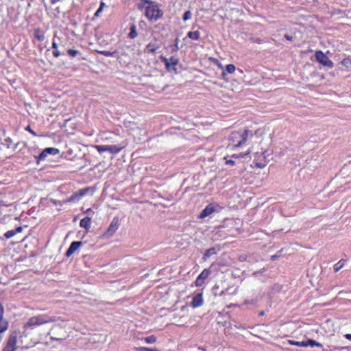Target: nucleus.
Listing matches in <instances>:
<instances>
[{
	"mask_svg": "<svg viewBox=\"0 0 351 351\" xmlns=\"http://www.w3.org/2000/svg\"><path fill=\"white\" fill-rule=\"evenodd\" d=\"M59 320L63 321L60 317L50 316L48 314H40L30 317L25 324V327L35 328L43 324L55 322Z\"/></svg>",
	"mask_w": 351,
	"mask_h": 351,
	"instance_id": "1",
	"label": "nucleus"
},
{
	"mask_svg": "<svg viewBox=\"0 0 351 351\" xmlns=\"http://www.w3.org/2000/svg\"><path fill=\"white\" fill-rule=\"evenodd\" d=\"M252 135V132L247 130L234 131L230 136V145L234 147H241L247 141L249 134Z\"/></svg>",
	"mask_w": 351,
	"mask_h": 351,
	"instance_id": "2",
	"label": "nucleus"
},
{
	"mask_svg": "<svg viewBox=\"0 0 351 351\" xmlns=\"http://www.w3.org/2000/svg\"><path fill=\"white\" fill-rule=\"evenodd\" d=\"M149 5L145 8V14L146 17L152 21H156L162 16V11L159 9L158 5L153 3L149 1H146Z\"/></svg>",
	"mask_w": 351,
	"mask_h": 351,
	"instance_id": "3",
	"label": "nucleus"
},
{
	"mask_svg": "<svg viewBox=\"0 0 351 351\" xmlns=\"http://www.w3.org/2000/svg\"><path fill=\"white\" fill-rule=\"evenodd\" d=\"M223 207L217 203L208 204L199 215V219H204L213 213H218L221 211Z\"/></svg>",
	"mask_w": 351,
	"mask_h": 351,
	"instance_id": "4",
	"label": "nucleus"
},
{
	"mask_svg": "<svg viewBox=\"0 0 351 351\" xmlns=\"http://www.w3.org/2000/svg\"><path fill=\"white\" fill-rule=\"evenodd\" d=\"M17 337L18 334L16 331L12 332L10 334L2 351H16L17 349Z\"/></svg>",
	"mask_w": 351,
	"mask_h": 351,
	"instance_id": "5",
	"label": "nucleus"
},
{
	"mask_svg": "<svg viewBox=\"0 0 351 351\" xmlns=\"http://www.w3.org/2000/svg\"><path fill=\"white\" fill-rule=\"evenodd\" d=\"M315 57L316 60L321 64L324 66H326L328 68H332L334 66V64L332 60L329 59V58L322 51H317L315 52Z\"/></svg>",
	"mask_w": 351,
	"mask_h": 351,
	"instance_id": "6",
	"label": "nucleus"
},
{
	"mask_svg": "<svg viewBox=\"0 0 351 351\" xmlns=\"http://www.w3.org/2000/svg\"><path fill=\"white\" fill-rule=\"evenodd\" d=\"M161 60L165 65V68L168 71H176V66L179 63L178 58L176 56H171L169 58L166 57H161Z\"/></svg>",
	"mask_w": 351,
	"mask_h": 351,
	"instance_id": "7",
	"label": "nucleus"
},
{
	"mask_svg": "<svg viewBox=\"0 0 351 351\" xmlns=\"http://www.w3.org/2000/svg\"><path fill=\"white\" fill-rule=\"evenodd\" d=\"M59 152V149L55 147L45 148L38 156L35 157L36 162L38 164L40 161L45 160L48 155L55 156L58 154Z\"/></svg>",
	"mask_w": 351,
	"mask_h": 351,
	"instance_id": "8",
	"label": "nucleus"
},
{
	"mask_svg": "<svg viewBox=\"0 0 351 351\" xmlns=\"http://www.w3.org/2000/svg\"><path fill=\"white\" fill-rule=\"evenodd\" d=\"M97 150L99 153H102L104 152H109L112 154H118L121 149L122 147H119L116 145H96L95 146Z\"/></svg>",
	"mask_w": 351,
	"mask_h": 351,
	"instance_id": "9",
	"label": "nucleus"
},
{
	"mask_svg": "<svg viewBox=\"0 0 351 351\" xmlns=\"http://www.w3.org/2000/svg\"><path fill=\"white\" fill-rule=\"evenodd\" d=\"M90 190V188L87 187L76 191L73 194H72L70 197L68 199L67 202H76L79 201L82 197L86 195L87 193Z\"/></svg>",
	"mask_w": 351,
	"mask_h": 351,
	"instance_id": "10",
	"label": "nucleus"
},
{
	"mask_svg": "<svg viewBox=\"0 0 351 351\" xmlns=\"http://www.w3.org/2000/svg\"><path fill=\"white\" fill-rule=\"evenodd\" d=\"M119 226V218L117 217H115L112 219L108 230L105 232V235L106 237L112 236L115 233V232L117 230Z\"/></svg>",
	"mask_w": 351,
	"mask_h": 351,
	"instance_id": "11",
	"label": "nucleus"
},
{
	"mask_svg": "<svg viewBox=\"0 0 351 351\" xmlns=\"http://www.w3.org/2000/svg\"><path fill=\"white\" fill-rule=\"evenodd\" d=\"M210 274V270L209 269H204L196 278L195 282V285L197 287L202 286Z\"/></svg>",
	"mask_w": 351,
	"mask_h": 351,
	"instance_id": "12",
	"label": "nucleus"
},
{
	"mask_svg": "<svg viewBox=\"0 0 351 351\" xmlns=\"http://www.w3.org/2000/svg\"><path fill=\"white\" fill-rule=\"evenodd\" d=\"M3 306L0 303V334L7 330L9 325L8 321L3 319Z\"/></svg>",
	"mask_w": 351,
	"mask_h": 351,
	"instance_id": "13",
	"label": "nucleus"
},
{
	"mask_svg": "<svg viewBox=\"0 0 351 351\" xmlns=\"http://www.w3.org/2000/svg\"><path fill=\"white\" fill-rule=\"evenodd\" d=\"M82 245V241H73L71 243L69 249L66 252V256H71L80 246Z\"/></svg>",
	"mask_w": 351,
	"mask_h": 351,
	"instance_id": "14",
	"label": "nucleus"
},
{
	"mask_svg": "<svg viewBox=\"0 0 351 351\" xmlns=\"http://www.w3.org/2000/svg\"><path fill=\"white\" fill-rule=\"evenodd\" d=\"M203 304V298L202 293H197L193 298L191 302V306L193 308H197Z\"/></svg>",
	"mask_w": 351,
	"mask_h": 351,
	"instance_id": "15",
	"label": "nucleus"
},
{
	"mask_svg": "<svg viewBox=\"0 0 351 351\" xmlns=\"http://www.w3.org/2000/svg\"><path fill=\"white\" fill-rule=\"evenodd\" d=\"M160 47L159 45L155 42H150L145 48V52L147 53H154Z\"/></svg>",
	"mask_w": 351,
	"mask_h": 351,
	"instance_id": "16",
	"label": "nucleus"
},
{
	"mask_svg": "<svg viewBox=\"0 0 351 351\" xmlns=\"http://www.w3.org/2000/svg\"><path fill=\"white\" fill-rule=\"evenodd\" d=\"M80 226L88 231L91 226V218L90 217L83 218L80 221Z\"/></svg>",
	"mask_w": 351,
	"mask_h": 351,
	"instance_id": "17",
	"label": "nucleus"
},
{
	"mask_svg": "<svg viewBox=\"0 0 351 351\" xmlns=\"http://www.w3.org/2000/svg\"><path fill=\"white\" fill-rule=\"evenodd\" d=\"M236 70L234 64H230L226 66V71H222V76L225 77L226 73H233Z\"/></svg>",
	"mask_w": 351,
	"mask_h": 351,
	"instance_id": "18",
	"label": "nucleus"
},
{
	"mask_svg": "<svg viewBox=\"0 0 351 351\" xmlns=\"http://www.w3.org/2000/svg\"><path fill=\"white\" fill-rule=\"evenodd\" d=\"M217 254V251L215 250V248L214 247H211V248H209L208 249L204 254V256H203V258L206 261L207 260L210 256L214 255V254Z\"/></svg>",
	"mask_w": 351,
	"mask_h": 351,
	"instance_id": "19",
	"label": "nucleus"
},
{
	"mask_svg": "<svg viewBox=\"0 0 351 351\" xmlns=\"http://www.w3.org/2000/svg\"><path fill=\"white\" fill-rule=\"evenodd\" d=\"M34 37L40 40V41H43L45 40V34L43 32H41V30L40 29H36L34 30Z\"/></svg>",
	"mask_w": 351,
	"mask_h": 351,
	"instance_id": "20",
	"label": "nucleus"
},
{
	"mask_svg": "<svg viewBox=\"0 0 351 351\" xmlns=\"http://www.w3.org/2000/svg\"><path fill=\"white\" fill-rule=\"evenodd\" d=\"M187 36L192 40H197L200 37V32L199 31L189 32Z\"/></svg>",
	"mask_w": 351,
	"mask_h": 351,
	"instance_id": "21",
	"label": "nucleus"
},
{
	"mask_svg": "<svg viewBox=\"0 0 351 351\" xmlns=\"http://www.w3.org/2000/svg\"><path fill=\"white\" fill-rule=\"evenodd\" d=\"M130 33L128 34V36L132 38V39H134L137 36H138V33H137V31H136V27L135 25H132L131 27H130Z\"/></svg>",
	"mask_w": 351,
	"mask_h": 351,
	"instance_id": "22",
	"label": "nucleus"
},
{
	"mask_svg": "<svg viewBox=\"0 0 351 351\" xmlns=\"http://www.w3.org/2000/svg\"><path fill=\"white\" fill-rule=\"evenodd\" d=\"M306 343L307 344V346H311V347L316 346L318 348L322 347V345L320 343L317 342L316 341L313 340V339H308V340L306 341Z\"/></svg>",
	"mask_w": 351,
	"mask_h": 351,
	"instance_id": "23",
	"label": "nucleus"
},
{
	"mask_svg": "<svg viewBox=\"0 0 351 351\" xmlns=\"http://www.w3.org/2000/svg\"><path fill=\"white\" fill-rule=\"evenodd\" d=\"M344 260H340L338 263H337L334 265V271L335 272L339 271L343 266H344Z\"/></svg>",
	"mask_w": 351,
	"mask_h": 351,
	"instance_id": "24",
	"label": "nucleus"
},
{
	"mask_svg": "<svg viewBox=\"0 0 351 351\" xmlns=\"http://www.w3.org/2000/svg\"><path fill=\"white\" fill-rule=\"evenodd\" d=\"M99 53L106 57H114L117 53V51H101Z\"/></svg>",
	"mask_w": 351,
	"mask_h": 351,
	"instance_id": "25",
	"label": "nucleus"
},
{
	"mask_svg": "<svg viewBox=\"0 0 351 351\" xmlns=\"http://www.w3.org/2000/svg\"><path fill=\"white\" fill-rule=\"evenodd\" d=\"M156 339H157L156 337L154 335L146 337L143 339V340L145 341V343H149V344L154 343L156 341Z\"/></svg>",
	"mask_w": 351,
	"mask_h": 351,
	"instance_id": "26",
	"label": "nucleus"
},
{
	"mask_svg": "<svg viewBox=\"0 0 351 351\" xmlns=\"http://www.w3.org/2000/svg\"><path fill=\"white\" fill-rule=\"evenodd\" d=\"M289 343L291 345L297 346H300V347H307L306 341H289Z\"/></svg>",
	"mask_w": 351,
	"mask_h": 351,
	"instance_id": "27",
	"label": "nucleus"
},
{
	"mask_svg": "<svg viewBox=\"0 0 351 351\" xmlns=\"http://www.w3.org/2000/svg\"><path fill=\"white\" fill-rule=\"evenodd\" d=\"M258 299L254 298V299H252V300H245L244 302V304L256 305L258 304Z\"/></svg>",
	"mask_w": 351,
	"mask_h": 351,
	"instance_id": "28",
	"label": "nucleus"
},
{
	"mask_svg": "<svg viewBox=\"0 0 351 351\" xmlns=\"http://www.w3.org/2000/svg\"><path fill=\"white\" fill-rule=\"evenodd\" d=\"M341 64L346 67H351V58H347L341 61Z\"/></svg>",
	"mask_w": 351,
	"mask_h": 351,
	"instance_id": "29",
	"label": "nucleus"
},
{
	"mask_svg": "<svg viewBox=\"0 0 351 351\" xmlns=\"http://www.w3.org/2000/svg\"><path fill=\"white\" fill-rule=\"evenodd\" d=\"M15 235V232L14 231V230H8V232H6L5 234H4V237L5 239H10V238H12V237H14Z\"/></svg>",
	"mask_w": 351,
	"mask_h": 351,
	"instance_id": "30",
	"label": "nucleus"
},
{
	"mask_svg": "<svg viewBox=\"0 0 351 351\" xmlns=\"http://www.w3.org/2000/svg\"><path fill=\"white\" fill-rule=\"evenodd\" d=\"M67 53L72 56V57H75L77 55H78L80 53L79 51L77 50H75V49H69L68 51H67Z\"/></svg>",
	"mask_w": 351,
	"mask_h": 351,
	"instance_id": "31",
	"label": "nucleus"
},
{
	"mask_svg": "<svg viewBox=\"0 0 351 351\" xmlns=\"http://www.w3.org/2000/svg\"><path fill=\"white\" fill-rule=\"evenodd\" d=\"M250 152H251V151L248 150L247 152H246L245 153H243V154H233L232 158H243L245 156H247L248 154H250Z\"/></svg>",
	"mask_w": 351,
	"mask_h": 351,
	"instance_id": "32",
	"label": "nucleus"
},
{
	"mask_svg": "<svg viewBox=\"0 0 351 351\" xmlns=\"http://www.w3.org/2000/svg\"><path fill=\"white\" fill-rule=\"evenodd\" d=\"M191 16H192L191 12L189 10H188L184 13L182 18H183V20L186 21L190 19L191 18Z\"/></svg>",
	"mask_w": 351,
	"mask_h": 351,
	"instance_id": "33",
	"label": "nucleus"
},
{
	"mask_svg": "<svg viewBox=\"0 0 351 351\" xmlns=\"http://www.w3.org/2000/svg\"><path fill=\"white\" fill-rule=\"evenodd\" d=\"M136 350L138 351H156V349L149 348L146 347H139L136 348Z\"/></svg>",
	"mask_w": 351,
	"mask_h": 351,
	"instance_id": "34",
	"label": "nucleus"
},
{
	"mask_svg": "<svg viewBox=\"0 0 351 351\" xmlns=\"http://www.w3.org/2000/svg\"><path fill=\"white\" fill-rule=\"evenodd\" d=\"M25 130L28 131L29 132H30L34 136H37L36 133L33 130H32V128H31V127L29 125H27L25 128Z\"/></svg>",
	"mask_w": 351,
	"mask_h": 351,
	"instance_id": "35",
	"label": "nucleus"
},
{
	"mask_svg": "<svg viewBox=\"0 0 351 351\" xmlns=\"http://www.w3.org/2000/svg\"><path fill=\"white\" fill-rule=\"evenodd\" d=\"M226 159V165H231V166H233L235 165V162L233 160H231V159Z\"/></svg>",
	"mask_w": 351,
	"mask_h": 351,
	"instance_id": "36",
	"label": "nucleus"
},
{
	"mask_svg": "<svg viewBox=\"0 0 351 351\" xmlns=\"http://www.w3.org/2000/svg\"><path fill=\"white\" fill-rule=\"evenodd\" d=\"M85 214H86L88 215L87 217H90V216H92L94 214V212H93V210L91 208H88L85 211Z\"/></svg>",
	"mask_w": 351,
	"mask_h": 351,
	"instance_id": "37",
	"label": "nucleus"
},
{
	"mask_svg": "<svg viewBox=\"0 0 351 351\" xmlns=\"http://www.w3.org/2000/svg\"><path fill=\"white\" fill-rule=\"evenodd\" d=\"M178 42H179V40L178 38H176L175 40V45H174V48H173V51H177L179 49Z\"/></svg>",
	"mask_w": 351,
	"mask_h": 351,
	"instance_id": "38",
	"label": "nucleus"
},
{
	"mask_svg": "<svg viewBox=\"0 0 351 351\" xmlns=\"http://www.w3.org/2000/svg\"><path fill=\"white\" fill-rule=\"evenodd\" d=\"M103 10L101 8H98L97 11L95 12L94 16L95 17H99L100 16V14L101 13Z\"/></svg>",
	"mask_w": 351,
	"mask_h": 351,
	"instance_id": "39",
	"label": "nucleus"
},
{
	"mask_svg": "<svg viewBox=\"0 0 351 351\" xmlns=\"http://www.w3.org/2000/svg\"><path fill=\"white\" fill-rule=\"evenodd\" d=\"M53 55L54 57L56 58H58L60 56V51H58V49H54V51H53Z\"/></svg>",
	"mask_w": 351,
	"mask_h": 351,
	"instance_id": "40",
	"label": "nucleus"
},
{
	"mask_svg": "<svg viewBox=\"0 0 351 351\" xmlns=\"http://www.w3.org/2000/svg\"><path fill=\"white\" fill-rule=\"evenodd\" d=\"M23 228L22 227L19 226L18 228H16L15 230H14V232H15V234L16 233H19V232H21L22 231Z\"/></svg>",
	"mask_w": 351,
	"mask_h": 351,
	"instance_id": "41",
	"label": "nucleus"
},
{
	"mask_svg": "<svg viewBox=\"0 0 351 351\" xmlns=\"http://www.w3.org/2000/svg\"><path fill=\"white\" fill-rule=\"evenodd\" d=\"M106 7V3L103 1H101L100 3V5H99V8H101L102 10H104V8Z\"/></svg>",
	"mask_w": 351,
	"mask_h": 351,
	"instance_id": "42",
	"label": "nucleus"
},
{
	"mask_svg": "<svg viewBox=\"0 0 351 351\" xmlns=\"http://www.w3.org/2000/svg\"><path fill=\"white\" fill-rule=\"evenodd\" d=\"M52 48L54 49H58V44L55 41H53L52 43Z\"/></svg>",
	"mask_w": 351,
	"mask_h": 351,
	"instance_id": "43",
	"label": "nucleus"
},
{
	"mask_svg": "<svg viewBox=\"0 0 351 351\" xmlns=\"http://www.w3.org/2000/svg\"><path fill=\"white\" fill-rule=\"evenodd\" d=\"M285 38H286L287 40H292V38H293V37H292V36H289V35H288V34H286V35L285 36Z\"/></svg>",
	"mask_w": 351,
	"mask_h": 351,
	"instance_id": "44",
	"label": "nucleus"
},
{
	"mask_svg": "<svg viewBox=\"0 0 351 351\" xmlns=\"http://www.w3.org/2000/svg\"><path fill=\"white\" fill-rule=\"evenodd\" d=\"M253 42L257 43H262V41H261V40L260 38L254 39Z\"/></svg>",
	"mask_w": 351,
	"mask_h": 351,
	"instance_id": "45",
	"label": "nucleus"
},
{
	"mask_svg": "<svg viewBox=\"0 0 351 351\" xmlns=\"http://www.w3.org/2000/svg\"><path fill=\"white\" fill-rule=\"evenodd\" d=\"M345 337H346L347 339H348V340L351 341V334H346V335H345Z\"/></svg>",
	"mask_w": 351,
	"mask_h": 351,
	"instance_id": "46",
	"label": "nucleus"
},
{
	"mask_svg": "<svg viewBox=\"0 0 351 351\" xmlns=\"http://www.w3.org/2000/svg\"><path fill=\"white\" fill-rule=\"evenodd\" d=\"M5 142H8V143H10L12 141L11 138H7L5 140Z\"/></svg>",
	"mask_w": 351,
	"mask_h": 351,
	"instance_id": "47",
	"label": "nucleus"
},
{
	"mask_svg": "<svg viewBox=\"0 0 351 351\" xmlns=\"http://www.w3.org/2000/svg\"><path fill=\"white\" fill-rule=\"evenodd\" d=\"M277 257H278L277 255H274V256H271V259L272 260H275Z\"/></svg>",
	"mask_w": 351,
	"mask_h": 351,
	"instance_id": "48",
	"label": "nucleus"
},
{
	"mask_svg": "<svg viewBox=\"0 0 351 351\" xmlns=\"http://www.w3.org/2000/svg\"><path fill=\"white\" fill-rule=\"evenodd\" d=\"M51 339L53 340H60V339H58L56 337H51Z\"/></svg>",
	"mask_w": 351,
	"mask_h": 351,
	"instance_id": "49",
	"label": "nucleus"
},
{
	"mask_svg": "<svg viewBox=\"0 0 351 351\" xmlns=\"http://www.w3.org/2000/svg\"><path fill=\"white\" fill-rule=\"evenodd\" d=\"M224 294H225V291H222L221 292V293H220V295H224Z\"/></svg>",
	"mask_w": 351,
	"mask_h": 351,
	"instance_id": "50",
	"label": "nucleus"
},
{
	"mask_svg": "<svg viewBox=\"0 0 351 351\" xmlns=\"http://www.w3.org/2000/svg\"><path fill=\"white\" fill-rule=\"evenodd\" d=\"M264 314H265V313H264V311H261V312L259 313V315H263Z\"/></svg>",
	"mask_w": 351,
	"mask_h": 351,
	"instance_id": "51",
	"label": "nucleus"
},
{
	"mask_svg": "<svg viewBox=\"0 0 351 351\" xmlns=\"http://www.w3.org/2000/svg\"><path fill=\"white\" fill-rule=\"evenodd\" d=\"M258 166L260 168H262V167H263L265 165H262V166H261V165H258Z\"/></svg>",
	"mask_w": 351,
	"mask_h": 351,
	"instance_id": "52",
	"label": "nucleus"
},
{
	"mask_svg": "<svg viewBox=\"0 0 351 351\" xmlns=\"http://www.w3.org/2000/svg\"><path fill=\"white\" fill-rule=\"evenodd\" d=\"M0 341H1V337H0Z\"/></svg>",
	"mask_w": 351,
	"mask_h": 351,
	"instance_id": "53",
	"label": "nucleus"
}]
</instances>
